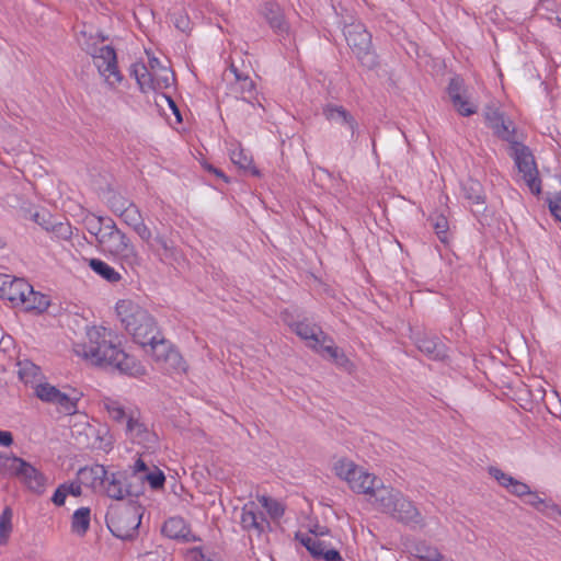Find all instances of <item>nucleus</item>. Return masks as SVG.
<instances>
[{
    "label": "nucleus",
    "instance_id": "obj_1",
    "mask_svg": "<svg viewBox=\"0 0 561 561\" xmlns=\"http://www.w3.org/2000/svg\"><path fill=\"white\" fill-rule=\"evenodd\" d=\"M73 352L92 365L111 368L119 374L139 377L146 373L145 367L134 356L113 341V333L104 327L87 329L85 341L76 343Z\"/></svg>",
    "mask_w": 561,
    "mask_h": 561
},
{
    "label": "nucleus",
    "instance_id": "obj_2",
    "mask_svg": "<svg viewBox=\"0 0 561 561\" xmlns=\"http://www.w3.org/2000/svg\"><path fill=\"white\" fill-rule=\"evenodd\" d=\"M106 39L107 36L85 24L77 34L79 45L91 55L99 73L108 85L114 87L123 80V76L117 68L115 49L110 45L100 46Z\"/></svg>",
    "mask_w": 561,
    "mask_h": 561
},
{
    "label": "nucleus",
    "instance_id": "obj_3",
    "mask_svg": "<svg viewBox=\"0 0 561 561\" xmlns=\"http://www.w3.org/2000/svg\"><path fill=\"white\" fill-rule=\"evenodd\" d=\"M376 507L411 529H423L426 526L425 518L415 504L392 486H381L376 492Z\"/></svg>",
    "mask_w": 561,
    "mask_h": 561
},
{
    "label": "nucleus",
    "instance_id": "obj_4",
    "mask_svg": "<svg viewBox=\"0 0 561 561\" xmlns=\"http://www.w3.org/2000/svg\"><path fill=\"white\" fill-rule=\"evenodd\" d=\"M115 309L122 325L136 343L146 347L148 342L156 339L159 329L146 309L128 299L119 300Z\"/></svg>",
    "mask_w": 561,
    "mask_h": 561
},
{
    "label": "nucleus",
    "instance_id": "obj_5",
    "mask_svg": "<svg viewBox=\"0 0 561 561\" xmlns=\"http://www.w3.org/2000/svg\"><path fill=\"white\" fill-rule=\"evenodd\" d=\"M98 245L105 252L119 257L123 265L135 271L144 263L142 257L125 232L119 230L112 218L105 219Z\"/></svg>",
    "mask_w": 561,
    "mask_h": 561
},
{
    "label": "nucleus",
    "instance_id": "obj_6",
    "mask_svg": "<svg viewBox=\"0 0 561 561\" xmlns=\"http://www.w3.org/2000/svg\"><path fill=\"white\" fill-rule=\"evenodd\" d=\"M344 36L352 53L359 64L373 70L378 66V56L371 46V34L360 22H352L344 26Z\"/></svg>",
    "mask_w": 561,
    "mask_h": 561
},
{
    "label": "nucleus",
    "instance_id": "obj_7",
    "mask_svg": "<svg viewBox=\"0 0 561 561\" xmlns=\"http://www.w3.org/2000/svg\"><path fill=\"white\" fill-rule=\"evenodd\" d=\"M140 524V507L133 504L111 507L106 514V525L110 531L123 540L133 539L138 534Z\"/></svg>",
    "mask_w": 561,
    "mask_h": 561
},
{
    "label": "nucleus",
    "instance_id": "obj_8",
    "mask_svg": "<svg viewBox=\"0 0 561 561\" xmlns=\"http://www.w3.org/2000/svg\"><path fill=\"white\" fill-rule=\"evenodd\" d=\"M510 144V156L514 159L518 172L533 194L538 195L541 192L538 170L534 154L530 149L517 140L516 136L507 141Z\"/></svg>",
    "mask_w": 561,
    "mask_h": 561
},
{
    "label": "nucleus",
    "instance_id": "obj_9",
    "mask_svg": "<svg viewBox=\"0 0 561 561\" xmlns=\"http://www.w3.org/2000/svg\"><path fill=\"white\" fill-rule=\"evenodd\" d=\"M150 252L163 264L175 265L184 261L183 251L175 244L171 233H161L159 231L153 236L149 230V239L142 240Z\"/></svg>",
    "mask_w": 561,
    "mask_h": 561
},
{
    "label": "nucleus",
    "instance_id": "obj_10",
    "mask_svg": "<svg viewBox=\"0 0 561 561\" xmlns=\"http://www.w3.org/2000/svg\"><path fill=\"white\" fill-rule=\"evenodd\" d=\"M141 489V484H134L127 471H117L106 473V481H104L101 491L108 497L121 501L129 496H138L142 492Z\"/></svg>",
    "mask_w": 561,
    "mask_h": 561
},
{
    "label": "nucleus",
    "instance_id": "obj_11",
    "mask_svg": "<svg viewBox=\"0 0 561 561\" xmlns=\"http://www.w3.org/2000/svg\"><path fill=\"white\" fill-rule=\"evenodd\" d=\"M325 119L337 127H344L350 131V141L357 142L360 137L358 123L353 114L344 106L329 103L322 111Z\"/></svg>",
    "mask_w": 561,
    "mask_h": 561
},
{
    "label": "nucleus",
    "instance_id": "obj_12",
    "mask_svg": "<svg viewBox=\"0 0 561 561\" xmlns=\"http://www.w3.org/2000/svg\"><path fill=\"white\" fill-rule=\"evenodd\" d=\"M10 461L11 463L8 466L10 471L21 479L30 490L37 493L44 490L45 478L36 468L19 457H13Z\"/></svg>",
    "mask_w": 561,
    "mask_h": 561
},
{
    "label": "nucleus",
    "instance_id": "obj_13",
    "mask_svg": "<svg viewBox=\"0 0 561 561\" xmlns=\"http://www.w3.org/2000/svg\"><path fill=\"white\" fill-rule=\"evenodd\" d=\"M35 393L39 400L57 405L65 414L71 415L77 412V400L48 382L38 383Z\"/></svg>",
    "mask_w": 561,
    "mask_h": 561
},
{
    "label": "nucleus",
    "instance_id": "obj_14",
    "mask_svg": "<svg viewBox=\"0 0 561 561\" xmlns=\"http://www.w3.org/2000/svg\"><path fill=\"white\" fill-rule=\"evenodd\" d=\"M119 207H115V214L128 225L141 240L149 239L150 228L144 222L139 208L131 202L118 199Z\"/></svg>",
    "mask_w": 561,
    "mask_h": 561
},
{
    "label": "nucleus",
    "instance_id": "obj_15",
    "mask_svg": "<svg viewBox=\"0 0 561 561\" xmlns=\"http://www.w3.org/2000/svg\"><path fill=\"white\" fill-rule=\"evenodd\" d=\"M484 119L486 125L493 130L494 135L504 141H510L516 136V129L513 122L505 118L497 108L488 106L484 110Z\"/></svg>",
    "mask_w": 561,
    "mask_h": 561
},
{
    "label": "nucleus",
    "instance_id": "obj_16",
    "mask_svg": "<svg viewBox=\"0 0 561 561\" xmlns=\"http://www.w3.org/2000/svg\"><path fill=\"white\" fill-rule=\"evenodd\" d=\"M240 523L244 530L253 531L256 535H261L270 528L268 520L254 502H249L242 507Z\"/></svg>",
    "mask_w": 561,
    "mask_h": 561
},
{
    "label": "nucleus",
    "instance_id": "obj_17",
    "mask_svg": "<svg viewBox=\"0 0 561 561\" xmlns=\"http://www.w3.org/2000/svg\"><path fill=\"white\" fill-rule=\"evenodd\" d=\"M447 91L454 107L460 115L470 116L477 112V106L465 95L462 79L451 78Z\"/></svg>",
    "mask_w": 561,
    "mask_h": 561
},
{
    "label": "nucleus",
    "instance_id": "obj_18",
    "mask_svg": "<svg viewBox=\"0 0 561 561\" xmlns=\"http://www.w3.org/2000/svg\"><path fill=\"white\" fill-rule=\"evenodd\" d=\"M463 198L469 203L473 214H481L485 210V194L482 184L471 178L461 183Z\"/></svg>",
    "mask_w": 561,
    "mask_h": 561
},
{
    "label": "nucleus",
    "instance_id": "obj_19",
    "mask_svg": "<svg viewBox=\"0 0 561 561\" xmlns=\"http://www.w3.org/2000/svg\"><path fill=\"white\" fill-rule=\"evenodd\" d=\"M415 345L433 360H443L447 356V346L435 335H416Z\"/></svg>",
    "mask_w": 561,
    "mask_h": 561
},
{
    "label": "nucleus",
    "instance_id": "obj_20",
    "mask_svg": "<svg viewBox=\"0 0 561 561\" xmlns=\"http://www.w3.org/2000/svg\"><path fill=\"white\" fill-rule=\"evenodd\" d=\"M290 327L301 340L306 341L308 347L319 351L318 346L321 343L322 335L325 334L321 327L308 320L295 322Z\"/></svg>",
    "mask_w": 561,
    "mask_h": 561
},
{
    "label": "nucleus",
    "instance_id": "obj_21",
    "mask_svg": "<svg viewBox=\"0 0 561 561\" xmlns=\"http://www.w3.org/2000/svg\"><path fill=\"white\" fill-rule=\"evenodd\" d=\"M162 534L170 539L181 540L183 542L195 541L196 537L192 534L191 528L184 518L174 516L167 519L161 529Z\"/></svg>",
    "mask_w": 561,
    "mask_h": 561
},
{
    "label": "nucleus",
    "instance_id": "obj_22",
    "mask_svg": "<svg viewBox=\"0 0 561 561\" xmlns=\"http://www.w3.org/2000/svg\"><path fill=\"white\" fill-rule=\"evenodd\" d=\"M379 483L380 480L376 476L359 469L358 473L351 479L350 486L354 492L369 494L376 499V492L383 486ZM374 504L376 505V500H374Z\"/></svg>",
    "mask_w": 561,
    "mask_h": 561
},
{
    "label": "nucleus",
    "instance_id": "obj_23",
    "mask_svg": "<svg viewBox=\"0 0 561 561\" xmlns=\"http://www.w3.org/2000/svg\"><path fill=\"white\" fill-rule=\"evenodd\" d=\"M268 25L278 34H288L289 25L285 20L284 13L280 7L272 1H267L263 4L261 10Z\"/></svg>",
    "mask_w": 561,
    "mask_h": 561
},
{
    "label": "nucleus",
    "instance_id": "obj_24",
    "mask_svg": "<svg viewBox=\"0 0 561 561\" xmlns=\"http://www.w3.org/2000/svg\"><path fill=\"white\" fill-rule=\"evenodd\" d=\"M106 473L107 470L104 466L95 463L91 467L81 468L78 471V480L81 484L94 491H101L104 481H106Z\"/></svg>",
    "mask_w": 561,
    "mask_h": 561
},
{
    "label": "nucleus",
    "instance_id": "obj_25",
    "mask_svg": "<svg viewBox=\"0 0 561 561\" xmlns=\"http://www.w3.org/2000/svg\"><path fill=\"white\" fill-rule=\"evenodd\" d=\"M147 346L150 347L151 354L157 362L175 363L181 359L179 353L171 348L170 343L162 336L160 331H157L156 339L148 342Z\"/></svg>",
    "mask_w": 561,
    "mask_h": 561
},
{
    "label": "nucleus",
    "instance_id": "obj_26",
    "mask_svg": "<svg viewBox=\"0 0 561 561\" xmlns=\"http://www.w3.org/2000/svg\"><path fill=\"white\" fill-rule=\"evenodd\" d=\"M26 294H32V285L24 278L11 277L2 299L9 300L13 306H21L25 302Z\"/></svg>",
    "mask_w": 561,
    "mask_h": 561
},
{
    "label": "nucleus",
    "instance_id": "obj_27",
    "mask_svg": "<svg viewBox=\"0 0 561 561\" xmlns=\"http://www.w3.org/2000/svg\"><path fill=\"white\" fill-rule=\"evenodd\" d=\"M318 353L323 356L331 358L337 366L346 367L350 364V359L333 342L332 337L328 334H323L321 343L319 344Z\"/></svg>",
    "mask_w": 561,
    "mask_h": 561
},
{
    "label": "nucleus",
    "instance_id": "obj_28",
    "mask_svg": "<svg viewBox=\"0 0 561 561\" xmlns=\"http://www.w3.org/2000/svg\"><path fill=\"white\" fill-rule=\"evenodd\" d=\"M127 435L138 444H145L151 442L153 434L147 428V426L135 419L134 415H129L126 424Z\"/></svg>",
    "mask_w": 561,
    "mask_h": 561
},
{
    "label": "nucleus",
    "instance_id": "obj_29",
    "mask_svg": "<svg viewBox=\"0 0 561 561\" xmlns=\"http://www.w3.org/2000/svg\"><path fill=\"white\" fill-rule=\"evenodd\" d=\"M130 73L137 80V83L142 92L154 90L153 71L147 68L144 62H136L130 68Z\"/></svg>",
    "mask_w": 561,
    "mask_h": 561
},
{
    "label": "nucleus",
    "instance_id": "obj_30",
    "mask_svg": "<svg viewBox=\"0 0 561 561\" xmlns=\"http://www.w3.org/2000/svg\"><path fill=\"white\" fill-rule=\"evenodd\" d=\"M88 265L95 274L111 284H116L122 279L121 274L114 267L100 259H89Z\"/></svg>",
    "mask_w": 561,
    "mask_h": 561
},
{
    "label": "nucleus",
    "instance_id": "obj_31",
    "mask_svg": "<svg viewBox=\"0 0 561 561\" xmlns=\"http://www.w3.org/2000/svg\"><path fill=\"white\" fill-rule=\"evenodd\" d=\"M101 403L114 422L127 424L128 416L133 415V413H127L125 405L119 400L106 397Z\"/></svg>",
    "mask_w": 561,
    "mask_h": 561
},
{
    "label": "nucleus",
    "instance_id": "obj_32",
    "mask_svg": "<svg viewBox=\"0 0 561 561\" xmlns=\"http://www.w3.org/2000/svg\"><path fill=\"white\" fill-rule=\"evenodd\" d=\"M90 514L89 507H80L75 511L71 520V529L79 536H84L90 528Z\"/></svg>",
    "mask_w": 561,
    "mask_h": 561
},
{
    "label": "nucleus",
    "instance_id": "obj_33",
    "mask_svg": "<svg viewBox=\"0 0 561 561\" xmlns=\"http://www.w3.org/2000/svg\"><path fill=\"white\" fill-rule=\"evenodd\" d=\"M230 159L233 164L242 170L249 171L254 176H260V170L253 165L252 157L249 156L243 149H236L231 151Z\"/></svg>",
    "mask_w": 561,
    "mask_h": 561
},
{
    "label": "nucleus",
    "instance_id": "obj_34",
    "mask_svg": "<svg viewBox=\"0 0 561 561\" xmlns=\"http://www.w3.org/2000/svg\"><path fill=\"white\" fill-rule=\"evenodd\" d=\"M21 306L27 311L36 310L43 312L48 308L49 300L47 296L32 288V294H26L25 302H22Z\"/></svg>",
    "mask_w": 561,
    "mask_h": 561
},
{
    "label": "nucleus",
    "instance_id": "obj_35",
    "mask_svg": "<svg viewBox=\"0 0 561 561\" xmlns=\"http://www.w3.org/2000/svg\"><path fill=\"white\" fill-rule=\"evenodd\" d=\"M300 542L307 548L312 557L318 559H320L328 548L325 542L318 538V534H314V536H301Z\"/></svg>",
    "mask_w": 561,
    "mask_h": 561
},
{
    "label": "nucleus",
    "instance_id": "obj_36",
    "mask_svg": "<svg viewBox=\"0 0 561 561\" xmlns=\"http://www.w3.org/2000/svg\"><path fill=\"white\" fill-rule=\"evenodd\" d=\"M358 470L359 468L353 461L347 459H340L334 465L336 476L346 480L348 484L351 483V479L358 473Z\"/></svg>",
    "mask_w": 561,
    "mask_h": 561
},
{
    "label": "nucleus",
    "instance_id": "obj_37",
    "mask_svg": "<svg viewBox=\"0 0 561 561\" xmlns=\"http://www.w3.org/2000/svg\"><path fill=\"white\" fill-rule=\"evenodd\" d=\"M414 556L422 561H440L443 558L437 548L420 542L414 547Z\"/></svg>",
    "mask_w": 561,
    "mask_h": 561
},
{
    "label": "nucleus",
    "instance_id": "obj_38",
    "mask_svg": "<svg viewBox=\"0 0 561 561\" xmlns=\"http://www.w3.org/2000/svg\"><path fill=\"white\" fill-rule=\"evenodd\" d=\"M12 510L7 506L0 514V545L5 543L12 531Z\"/></svg>",
    "mask_w": 561,
    "mask_h": 561
},
{
    "label": "nucleus",
    "instance_id": "obj_39",
    "mask_svg": "<svg viewBox=\"0 0 561 561\" xmlns=\"http://www.w3.org/2000/svg\"><path fill=\"white\" fill-rule=\"evenodd\" d=\"M19 376L25 383L33 381L41 374V369L34 363L25 359L19 362Z\"/></svg>",
    "mask_w": 561,
    "mask_h": 561
},
{
    "label": "nucleus",
    "instance_id": "obj_40",
    "mask_svg": "<svg viewBox=\"0 0 561 561\" xmlns=\"http://www.w3.org/2000/svg\"><path fill=\"white\" fill-rule=\"evenodd\" d=\"M154 90L169 88L174 81V73L167 67H161L160 71H153Z\"/></svg>",
    "mask_w": 561,
    "mask_h": 561
},
{
    "label": "nucleus",
    "instance_id": "obj_41",
    "mask_svg": "<svg viewBox=\"0 0 561 561\" xmlns=\"http://www.w3.org/2000/svg\"><path fill=\"white\" fill-rule=\"evenodd\" d=\"M431 221H433V227H434V230H435L438 239L443 243H447L448 242V229H449L447 218L443 215H437L435 217H431Z\"/></svg>",
    "mask_w": 561,
    "mask_h": 561
},
{
    "label": "nucleus",
    "instance_id": "obj_42",
    "mask_svg": "<svg viewBox=\"0 0 561 561\" xmlns=\"http://www.w3.org/2000/svg\"><path fill=\"white\" fill-rule=\"evenodd\" d=\"M144 480L148 481L152 489L158 490L163 488L165 477L161 470L156 469L154 471H148L146 474L139 476V482Z\"/></svg>",
    "mask_w": 561,
    "mask_h": 561
},
{
    "label": "nucleus",
    "instance_id": "obj_43",
    "mask_svg": "<svg viewBox=\"0 0 561 561\" xmlns=\"http://www.w3.org/2000/svg\"><path fill=\"white\" fill-rule=\"evenodd\" d=\"M234 90L242 94L243 100L251 99L255 93V83L250 77L243 78L242 82L234 85Z\"/></svg>",
    "mask_w": 561,
    "mask_h": 561
},
{
    "label": "nucleus",
    "instance_id": "obj_44",
    "mask_svg": "<svg viewBox=\"0 0 561 561\" xmlns=\"http://www.w3.org/2000/svg\"><path fill=\"white\" fill-rule=\"evenodd\" d=\"M261 502L273 518H278L284 514V507L277 501L262 496Z\"/></svg>",
    "mask_w": 561,
    "mask_h": 561
},
{
    "label": "nucleus",
    "instance_id": "obj_45",
    "mask_svg": "<svg viewBox=\"0 0 561 561\" xmlns=\"http://www.w3.org/2000/svg\"><path fill=\"white\" fill-rule=\"evenodd\" d=\"M489 473L502 486L508 489L510 484H512L513 477L506 474L501 469L495 467H490Z\"/></svg>",
    "mask_w": 561,
    "mask_h": 561
},
{
    "label": "nucleus",
    "instance_id": "obj_46",
    "mask_svg": "<svg viewBox=\"0 0 561 561\" xmlns=\"http://www.w3.org/2000/svg\"><path fill=\"white\" fill-rule=\"evenodd\" d=\"M173 23L178 30L183 33L191 31V21L184 12H178L173 14Z\"/></svg>",
    "mask_w": 561,
    "mask_h": 561
},
{
    "label": "nucleus",
    "instance_id": "obj_47",
    "mask_svg": "<svg viewBox=\"0 0 561 561\" xmlns=\"http://www.w3.org/2000/svg\"><path fill=\"white\" fill-rule=\"evenodd\" d=\"M507 490L516 496L530 494V488L526 483L518 481L515 478L513 479L512 484H510Z\"/></svg>",
    "mask_w": 561,
    "mask_h": 561
},
{
    "label": "nucleus",
    "instance_id": "obj_48",
    "mask_svg": "<svg viewBox=\"0 0 561 561\" xmlns=\"http://www.w3.org/2000/svg\"><path fill=\"white\" fill-rule=\"evenodd\" d=\"M527 496H528L527 503L535 506L536 508L540 510V505H543L545 507H550L553 512L561 514V511L558 505L546 504V502L542 499H540L537 493L530 491V494H528Z\"/></svg>",
    "mask_w": 561,
    "mask_h": 561
},
{
    "label": "nucleus",
    "instance_id": "obj_49",
    "mask_svg": "<svg viewBox=\"0 0 561 561\" xmlns=\"http://www.w3.org/2000/svg\"><path fill=\"white\" fill-rule=\"evenodd\" d=\"M148 471L149 470H148L146 462L141 458H138L134 463L131 473H128V477L133 482H134V480L139 481V476H144Z\"/></svg>",
    "mask_w": 561,
    "mask_h": 561
},
{
    "label": "nucleus",
    "instance_id": "obj_50",
    "mask_svg": "<svg viewBox=\"0 0 561 561\" xmlns=\"http://www.w3.org/2000/svg\"><path fill=\"white\" fill-rule=\"evenodd\" d=\"M550 213L561 222V192L554 198H548Z\"/></svg>",
    "mask_w": 561,
    "mask_h": 561
},
{
    "label": "nucleus",
    "instance_id": "obj_51",
    "mask_svg": "<svg viewBox=\"0 0 561 561\" xmlns=\"http://www.w3.org/2000/svg\"><path fill=\"white\" fill-rule=\"evenodd\" d=\"M105 217H98L95 220L88 222V230L90 233L95 236L96 241L100 239L102 228H104Z\"/></svg>",
    "mask_w": 561,
    "mask_h": 561
},
{
    "label": "nucleus",
    "instance_id": "obj_52",
    "mask_svg": "<svg viewBox=\"0 0 561 561\" xmlns=\"http://www.w3.org/2000/svg\"><path fill=\"white\" fill-rule=\"evenodd\" d=\"M66 496H67V489H66V484H61L54 493L53 495V503L57 506H60V505H64L65 503V500H66Z\"/></svg>",
    "mask_w": 561,
    "mask_h": 561
},
{
    "label": "nucleus",
    "instance_id": "obj_53",
    "mask_svg": "<svg viewBox=\"0 0 561 561\" xmlns=\"http://www.w3.org/2000/svg\"><path fill=\"white\" fill-rule=\"evenodd\" d=\"M320 559L325 561H344L340 552L332 548H327Z\"/></svg>",
    "mask_w": 561,
    "mask_h": 561
},
{
    "label": "nucleus",
    "instance_id": "obj_54",
    "mask_svg": "<svg viewBox=\"0 0 561 561\" xmlns=\"http://www.w3.org/2000/svg\"><path fill=\"white\" fill-rule=\"evenodd\" d=\"M190 553L193 561H213L204 554L201 548H193Z\"/></svg>",
    "mask_w": 561,
    "mask_h": 561
},
{
    "label": "nucleus",
    "instance_id": "obj_55",
    "mask_svg": "<svg viewBox=\"0 0 561 561\" xmlns=\"http://www.w3.org/2000/svg\"><path fill=\"white\" fill-rule=\"evenodd\" d=\"M13 443V435L11 432L0 430V445L10 446Z\"/></svg>",
    "mask_w": 561,
    "mask_h": 561
},
{
    "label": "nucleus",
    "instance_id": "obj_56",
    "mask_svg": "<svg viewBox=\"0 0 561 561\" xmlns=\"http://www.w3.org/2000/svg\"><path fill=\"white\" fill-rule=\"evenodd\" d=\"M11 277L12 276H10V275L0 274V297L1 298L3 297V293H5V290L8 288L9 282H11Z\"/></svg>",
    "mask_w": 561,
    "mask_h": 561
},
{
    "label": "nucleus",
    "instance_id": "obj_57",
    "mask_svg": "<svg viewBox=\"0 0 561 561\" xmlns=\"http://www.w3.org/2000/svg\"><path fill=\"white\" fill-rule=\"evenodd\" d=\"M67 494H72L75 496L81 495V483H71L69 485L66 484Z\"/></svg>",
    "mask_w": 561,
    "mask_h": 561
},
{
    "label": "nucleus",
    "instance_id": "obj_58",
    "mask_svg": "<svg viewBox=\"0 0 561 561\" xmlns=\"http://www.w3.org/2000/svg\"><path fill=\"white\" fill-rule=\"evenodd\" d=\"M162 96L167 100L168 104L172 108L173 113L176 115L178 119L181 121L180 111H179L175 102L173 101V99L165 94H163Z\"/></svg>",
    "mask_w": 561,
    "mask_h": 561
},
{
    "label": "nucleus",
    "instance_id": "obj_59",
    "mask_svg": "<svg viewBox=\"0 0 561 561\" xmlns=\"http://www.w3.org/2000/svg\"><path fill=\"white\" fill-rule=\"evenodd\" d=\"M206 170L210 173H214L216 176L224 179L227 182V178L220 169H217L216 167L208 164L206 165Z\"/></svg>",
    "mask_w": 561,
    "mask_h": 561
},
{
    "label": "nucleus",
    "instance_id": "obj_60",
    "mask_svg": "<svg viewBox=\"0 0 561 561\" xmlns=\"http://www.w3.org/2000/svg\"><path fill=\"white\" fill-rule=\"evenodd\" d=\"M149 66L152 71H160V68L163 67L160 60L156 57L149 59Z\"/></svg>",
    "mask_w": 561,
    "mask_h": 561
},
{
    "label": "nucleus",
    "instance_id": "obj_61",
    "mask_svg": "<svg viewBox=\"0 0 561 561\" xmlns=\"http://www.w3.org/2000/svg\"><path fill=\"white\" fill-rule=\"evenodd\" d=\"M58 230L64 237H68L70 234V227L68 225H60Z\"/></svg>",
    "mask_w": 561,
    "mask_h": 561
},
{
    "label": "nucleus",
    "instance_id": "obj_62",
    "mask_svg": "<svg viewBox=\"0 0 561 561\" xmlns=\"http://www.w3.org/2000/svg\"><path fill=\"white\" fill-rule=\"evenodd\" d=\"M243 78H249V76L247 73L241 72V71L239 73H237V76H234V85H237L238 83L242 82Z\"/></svg>",
    "mask_w": 561,
    "mask_h": 561
},
{
    "label": "nucleus",
    "instance_id": "obj_63",
    "mask_svg": "<svg viewBox=\"0 0 561 561\" xmlns=\"http://www.w3.org/2000/svg\"><path fill=\"white\" fill-rule=\"evenodd\" d=\"M118 199H123V198L122 197H113L111 201V209L113 210L114 214H115V207H119V202H117Z\"/></svg>",
    "mask_w": 561,
    "mask_h": 561
},
{
    "label": "nucleus",
    "instance_id": "obj_64",
    "mask_svg": "<svg viewBox=\"0 0 561 561\" xmlns=\"http://www.w3.org/2000/svg\"><path fill=\"white\" fill-rule=\"evenodd\" d=\"M229 70L233 73V76H237V73L240 72L239 69L233 64L230 65Z\"/></svg>",
    "mask_w": 561,
    "mask_h": 561
}]
</instances>
